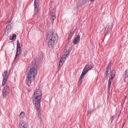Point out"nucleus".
Masks as SVG:
<instances>
[{"mask_svg":"<svg viewBox=\"0 0 128 128\" xmlns=\"http://www.w3.org/2000/svg\"><path fill=\"white\" fill-rule=\"evenodd\" d=\"M11 26L9 24H7L6 27V30H10L11 29Z\"/></svg>","mask_w":128,"mask_h":128,"instance_id":"obj_24","label":"nucleus"},{"mask_svg":"<svg viewBox=\"0 0 128 128\" xmlns=\"http://www.w3.org/2000/svg\"><path fill=\"white\" fill-rule=\"evenodd\" d=\"M89 1V0H82V3L83 4H85L87 3H88Z\"/></svg>","mask_w":128,"mask_h":128,"instance_id":"obj_25","label":"nucleus"},{"mask_svg":"<svg viewBox=\"0 0 128 128\" xmlns=\"http://www.w3.org/2000/svg\"><path fill=\"white\" fill-rule=\"evenodd\" d=\"M39 2V1L38 0H35L34 1V4L38 3Z\"/></svg>","mask_w":128,"mask_h":128,"instance_id":"obj_32","label":"nucleus"},{"mask_svg":"<svg viewBox=\"0 0 128 128\" xmlns=\"http://www.w3.org/2000/svg\"><path fill=\"white\" fill-rule=\"evenodd\" d=\"M109 26L107 28V30H108V31H111L112 30V24L111 25L109 26Z\"/></svg>","mask_w":128,"mask_h":128,"instance_id":"obj_23","label":"nucleus"},{"mask_svg":"<svg viewBox=\"0 0 128 128\" xmlns=\"http://www.w3.org/2000/svg\"><path fill=\"white\" fill-rule=\"evenodd\" d=\"M39 107H38L37 106L36 108V110L38 112V119L39 120L40 122V123L41 124L42 122V117L41 116V114L40 111V109H39V107Z\"/></svg>","mask_w":128,"mask_h":128,"instance_id":"obj_8","label":"nucleus"},{"mask_svg":"<svg viewBox=\"0 0 128 128\" xmlns=\"http://www.w3.org/2000/svg\"><path fill=\"white\" fill-rule=\"evenodd\" d=\"M111 61H110V62L108 64V66L106 69V76H108L109 74V73H108V72H110L111 68L112 66V65H111Z\"/></svg>","mask_w":128,"mask_h":128,"instance_id":"obj_9","label":"nucleus"},{"mask_svg":"<svg viewBox=\"0 0 128 128\" xmlns=\"http://www.w3.org/2000/svg\"><path fill=\"white\" fill-rule=\"evenodd\" d=\"M124 103V102L122 104H121V106H122V107H123V104Z\"/></svg>","mask_w":128,"mask_h":128,"instance_id":"obj_38","label":"nucleus"},{"mask_svg":"<svg viewBox=\"0 0 128 128\" xmlns=\"http://www.w3.org/2000/svg\"><path fill=\"white\" fill-rule=\"evenodd\" d=\"M28 128V126H27V127H26V128Z\"/></svg>","mask_w":128,"mask_h":128,"instance_id":"obj_42","label":"nucleus"},{"mask_svg":"<svg viewBox=\"0 0 128 128\" xmlns=\"http://www.w3.org/2000/svg\"><path fill=\"white\" fill-rule=\"evenodd\" d=\"M27 51L26 50H25L23 52H22L21 54L22 56H26L27 55Z\"/></svg>","mask_w":128,"mask_h":128,"instance_id":"obj_17","label":"nucleus"},{"mask_svg":"<svg viewBox=\"0 0 128 128\" xmlns=\"http://www.w3.org/2000/svg\"><path fill=\"white\" fill-rule=\"evenodd\" d=\"M69 54L70 53H68L67 52V54H64V55H65L66 57H68Z\"/></svg>","mask_w":128,"mask_h":128,"instance_id":"obj_34","label":"nucleus"},{"mask_svg":"<svg viewBox=\"0 0 128 128\" xmlns=\"http://www.w3.org/2000/svg\"><path fill=\"white\" fill-rule=\"evenodd\" d=\"M8 71L7 70H5L4 71L3 76L4 78H7L8 77L7 76Z\"/></svg>","mask_w":128,"mask_h":128,"instance_id":"obj_16","label":"nucleus"},{"mask_svg":"<svg viewBox=\"0 0 128 128\" xmlns=\"http://www.w3.org/2000/svg\"><path fill=\"white\" fill-rule=\"evenodd\" d=\"M9 89V87L6 85V87H5L2 91L3 98H5L7 95V92L8 90Z\"/></svg>","mask_w":128,"mask_h":128,"instance_id":"obj_6","label":"nucleus"},{"mask_svg":"<svg viewBox=\"0 0 128 128\" xmlns=\"http://www.w3.org/2000/svg\"><path fill=\"white\" fill-rule=\"evenodd\" d=\"M84 76L82 75V74H81L80 77V79H79V80H78V82L79 83H80V84H81V83L82 82V78H84Z\"/></svg>","mask_w":128,"mask_h":128,"instance_id":"obj_19","label":"nucleus"},{"mask_svg":"<svg viewBox=\"0 0 128 128\" xmlns=\"http://www.w3.org/2000/svg\"><path fill=\"white\" fill-rule=\"evenodd\" d=\"M72 48L71 47H69L68 50H66V52H67L68 53H70V52L71 50H72Z\"/></svg>","mask_w":128,"mask_h":128,"instance_id":"obj_27","label":"nucleus"},{"mask_svg":"<svg viewBox=\"0 0 128 128\" xmlns=\"http://www.w3.org/2000/svg\"><path fill=\"white\" fill-rule=\"evenodd\" d=\"M38 8L34 7V10L36 13H34V14L33 16H34L36 14H39V10H38Z\"/></svg>","mask_w":128,"mask_h":128,"instance_id":"obj_20","label":"nucleus"},{"mask_svg":"<svg viewBox=\"0 0 128 128\" xmlns=\"http://www.w3.org/2000/svg\"><path fill=\"white\" fill-rule=\"evenodd\" d=\"M88 71V70L87 69H85L84 70V69H83V70L82 72V75L84 76L85 74H86V73Z\"/></svg>","mask_w":128,"mask_h":128,"instance_id":"obj_18","label":"nucleus"},{"mask_svg":"<svg viewBox=\"0 0 128 128\" xmlns=\"http://www.w3.org/2000/svg\"><path fill=\"white\" fill-rule=\"evenodd\" d=\"M122 109H121V110L120 111V113L121 112H122Z\"/></svg>","mask_w":128,"mask_h":128,"instance_id":"obj_43","label":"nucleus"},{"mask_svg":"<svg viewBox=\"0 0 128 128\" xmlns=\"http://www.w3.org/2000/svg\"><path fill=\"white\" fill-rule=\"evenodd\" d=\"M94 65L92 63V61H91L90 62H89L88 64H86L84 68V70L87 69L88 70V71L90 70H91L94 67Z\"/></svg>","mask_w":128,"mask_h":128,"instance_id":"obj_4","label":"nucleus"},{"mask_svg":"<svg viewBox=\"0 0 128 128\" xmlns=\"http://www.w3.org/2000/svg\"><path fill=\"white\" fill-rule=\"evenodd\" d=\"M67 58V57L65 55H64L62 56V57L61 58L62 59V61H63V62H64L66 60V59Z\"/></svg>","mask_w":128,"mask_h":128,"instance_id":"obj_26","label":"nucleus"},{"mask_svg":"<svg viewBox=\"0 0 128 128\" xmlns=\"http://www.w3.org/2000/svg\"><path fill=\"white\" fill-rule=\"evenodd\" d=\"M80 36L78 35L73 40V43L74 44H77L80 41Z\"/></svg>","mask_w":128,"mask_h":128,"instance_id":"obj_10","label":"nucleus"},{"mask_svg":"<svg viewBox=\"0 0 128 128\" xmlns=\"http://www.w3.org/2000/svg\"><path fill=\"white\" fill-rule=\"evenodd\" d=\"M110 76H111V77L110 78H109L108 81V89L109 90H110V87L111 85L112 82H113L112 79L114 77L115 75L114 74H111L110 75Z\"/></svg>","mask_w":128,"mask_h":128,"instance_id":"obj_7","label":"nucleus"},{"mask_svg":"<svg viewBox=\"0 0 128 128\" xmlns=\"http://www.w3.org/2000/svg\"><path fill=\"white\" fill-rule=\"evenodd\" d=\"M16 35L15 34H13L12 36H10L9 38L10 39L12 40H13L14 39H16Z\"/></svg>","mask_w":128,"mask_h":128,"instance_id":"obj_15","label":"nucleus"},{"mask_svg":"<svg viewBox=\"0 0 128 128\" xmlns=\"http://www.w3.org/2000/svg\"><path fill=\"white\" fill-rule=\"evenodd\" d=\"M7 78H3L2 82V84L3 85H4L6 84L7 81Z\"/></svg>","mask_w":128,"mask_h":128,"instance_id":"obj_21","label":"nucleus"},{"mask_svg":"<svg viewBox=\"0 0 128 128\" xmlns=\"http://www.w3.org/2000/svg\"><path fill=\"white\" fill-rule=\"evenodd\" d=\"M112 71L113 72H115V70H112Z\"/></svg>","mask_w":128,"mask_h":128,"instance_id":"obj_41","label":"nucleus"},{"mask_svg":"<svg viewBox=\"0 0 128 128\" xmlns=\"http://www.w3.org/2000/svg\"><path fill=\"white\" fill-rule=\"evenodd\" d=\"M114 116H112L111 118V122L112 123L113 120L114 118H113Z\"/></svg>","mask_w":128,"mask_h":128,"instance_id":"obj_35","label":"nucleus"},{"mask_svg":"<svg viewBox=\"0 0 128 128\" xmlns=\"http://www.w3.org/2000/svg\"><path fill=\"white\" fill-rule=\"evenodd\" d=\"M61 67H60V66H58V70L56 72H58L59 71L60 69L61 68Z\"/></svg>","mask_w":128,"mask_h":128,"instance_id":"obj_33","label":"nucleus"},{"mask_svg":"<svg viewBox=\"0 0 128 128\" xmlns=\"http://www.w3.org/2000/svg\"><path fill=\"white\" fill-rule=\"evenodd\" d=\"M94 112V110H92V111L91 110H88V113L87 114V116H88V115L89 114L93 112Z\"/></svg>","mask_w":128,"mask_h":128,"instance_id":"obj_29","label":"nucleus"},{"mask_svg":"<svg viewBox=\"0 0 128 128\" xmlns=\"http://www.w3.org/2000/svg\"><path fill=\"white\" fill-rule=\"evenodd\" d=\"M62 60V59L61 58L60 60L59 61V64H61Z\"/></svg>","mask_w":128,"mask_h":128,"instance_id":"obj_37","label":"nucleus"},{"mask_svg":"<svg viewBox=\"0 0 128 128\" xmlns=\"http://www.w3.org/2000/svg\"><path fill=\"white\" fill-rule=\"evenodd\" d=\"M22 50L21 48L18 49V56L20 54H21L22 53Z\"/></svg>","mask_w":128,"mask_h":128,"instance_id":"obj_30","label":"nucleus"},{"mask_svg":"<svg viewBox=\"0 0 128 128\" xmlns=\"http://www.w3.org/2000/svg\"><path fill=\"white\" fill-rule=\"evenodd\" d=\"M123 77L124 81L125 82H128V69H126L125 70V73L124 74Z\"/></svg>","mask_w":128,"mask_h":128,"instance_id":"obj_5","label":"nucleus"},{"mask_svg":"<svg viewBox=\"0 0 128 128\" xmlns=\"http://www.w3.org/2000/svg\"><path fill=\"white\" fill-rule=\"evenodd\" d=\"M62 64H59V66H60V67H61L62 66Z\"/></svg>","mask_w":128,"mask_h":128,"instance_id":"obj_39","label":"nucleus"},{"mask_svg":"<svg viewBox=\"0 0 128 128\" xmlns=\"http://www.w3.org/2000/svg\"><path fill=\"white\" fill-rule=\"evenodd\" d=\"M72 36V35L70 33V34L68 35V40H70L71 39Z\"/></svg>","mask_w":128,"mask_h":128,"instance_id":"obj_28","label":"nucleus"},{"mask_svg":"<svg viewBox=\"0 0 128 128\" xmlns=\"http://www.w3.org/2000/svg\"><path fill=\"white\" fill-rule=\"evenodd\" d=\"M83 4L82 3V2H79L77 5V8H78L80 7Z\"/></svg>","mask_w":128,"mask_h":128,"instance_id":"obj_22","label":"nucleus"},{"mask_svg":"<svg viewBox=\"0 0 128 128\" xmlns=\"http://www.w3.org/2000/svg\"><path fill=\"white\" fill-rule=\"evenodd\" d=\"M49 15L51 16V18L52 20V24H53L55 19L56 18V14L52 12H50L49 14Z\"/></svg>","mask_w":128,"mask_h":128,"instance_id":"obj_12","label":"nucleus"},{"mask_svg":"<svg viewBox=\"0 0 128 128\" xmlns=\"http://www.w3.org/2000/svg\"><path fill=\"white\" fill-rule=\"evenodd\" d=\"M37 70L35 68L33 67L28 72L26 80V83L28 86L31 84L32 82L34 80L37 73Z\"/></svg>","mask_w":128,"mask_h":128,"instance_id":"obj_2","label":"nucleus"},{"mask_svg":"<svg viewBox=\"0 0 128 128\" xmlns=\"http://www.w3.org/2000/svg\"><path fill=\"white\" fill-rule=\"evenodd\" d=\"M75 32V30H74V31L72 32H71L70 33L73 35L74 34Z\"/></svg>","mask_w":128,"mask_h":128,"instance_id":"obj_36","label":"nucleus"},{"mask_svg":"<svg viewBox=\"0 0 128 128\" xmlns=\"http://www.w3.org/2000/svg\"><path fill=\"white\" fill-rule=\"evenodd\" d=\"M20 124H21L22 128H25L27 126H28L26 124V123L25 122L23 121H20Z\"/></svg>","mask_w":128,"mask_h":128,"instance_id":"obj_13","label":"nucleus"},{"mask_svg":"<svg viewBox=\"0 0 128 128\" xmlns=\"http://www.w3.org/2000/svg\"><path fill=\"white\" fill-rule=\"evenodd\" d=\"M25 113L23 112H22L19 115L20 118L21 119H22L24 118L25 116Z\"/></svg>","mask_w":128,"mask_h":128,"instance_id":"obj_14","label":"nucleus"},{"mask_svg":"<svg viewBox=\"0 0 128 128\" xmlns=\"http://www.w3.org/2000/svg\"><path fill=\"white\" fill-rule=\"evenodd\" d=\"M95 0H90V1L91 2H93Z\"/></svg>","mask_w":128,"mask_h":128,"instance_id":"obj_40","label":"nucleus"},{"mask_svg":"<svg viewBox=\"0 0 128 128\" xmlns=\"http://www.w3.org/2000/svg\"><path fill=\"white\" fill-rule=\"evenodd\" d=\"M21 48V46H20V44L18 40L17 42V46L16 51V55L14 58V60L18 56V49Z\"/></svg>","mask_w":128,"mask_h":128,"instance_id":"obj_11","label":"nucleus"},{"mask_svg":"<svg viewBox=\"0 0 128 128\" xmlns=\"http://www.w3.org/2000/svg\"><path fill=\"white\" fill-rule=\"evenodd\" d=\"M48 34L46 40V44L50 48H53L58 41V36L52 32H48Z\"/></svg>","mask_w":128,"mask_h":128,"instance_id":"obj_1","label":"nucleus"},{"mask_svg":"<svg viewBox=\"0 0 128 128\" xmlns=\"http://www.w3.org/2000/svg\"><path fill=\"white\" fill-rule=\"evenodd\" d=\"M34 6L35 7H38V8L39 7V4L38 3H36L35 4H34Z\"/></svg>","mask_w":128,"mask_h":128,"instance_id":"obj_31","label":"nucleus"},{"mask_svg":"<svg viewBox=\"0 0 128 128\" xmlns=\"http://www.w3.org/2000/svg\"><path fill=\"white\" fill-rule=\"evenodd\" d=\"M42 94L41 91L38 89L36 90L34 93L33 98H34L32 100L35 106H40L41 99L42 96Z\"/></svg>","mask_w":128,"mask_h":128,"instance_id":"obj_3","label":"nucleus"}]
</instances>
